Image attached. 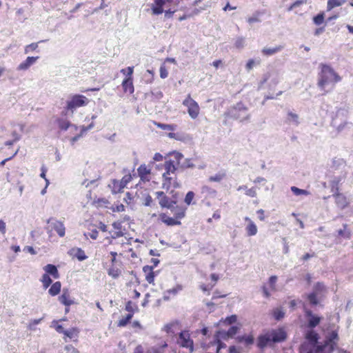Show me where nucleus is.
Wrapping results in <instances>:
<instances>
[{
    "label": "nucleus",
    "instance_id": "obj_4",
    "mask_svg": "<svg viewBox=\"0 0 353 353\" xmlns=\"http://www.w3.org/2000/svg\"><path fill=\"white\" fill-rule=\"evenodd\" d=\"M339 340L338 331L333 330L325 336L323 345L313 346L312 348L310 345H302L300 353H332Z\"/></svg>",
    "mask_w": 353,
    "mask_h": 353
},
{
    "label": "nucleus",
    "instance_id": "obj_7",
    "mask_svg": "<svg viewBox=\"0 0 353 353\" xmlns=\"http://www.w3.org/2000/svg\"><path fill=\"white\" fill-rule=\"evenodd\" d=\"M183 105L187 108L188 114L192 119H196L200 113V107L189 94L183 101Z\"/></svg>",
    "mask_w": 353,
    "mask_h": 353
},
{
    "label": "nucleus",
    "instance_id": "obj_25",
    "mask_svg": "<svg viewBox=\"0 0 353 353\" xmlns=\"http://www.w3.org/2000/svg\"><path fill=\"white\" fill-rule=\"evenodd\" d=\"M110 187H111L112 192L113 194L120 193V192H123V189L125 188L123 186V185L121 184V183L120 182V181L117 180V179H113L112 181Z\"/></svg>",
    "mask_w": 353,
    "mask_h": 353
},
{
    "label": "nucleus",
    "instance_id": "obj_43",
    "mask_svg": "<svg viewBox=\"0 0 353 353\" xmlns=\"http://www.w3.org/2000/svg\"><path fill=\"white\" fill-rule=\"evenodd\" d=\"M121 73L125 76V78L133 77L134 66H128L120 70Z\"/></svg>",
    "mask_w": 353,
    "mask_h": 353
},
{
    "label": "nucleus",
    "instance_id": "obj_36",
    "mask_svg": "<svg viewBox=\"0 0 353 353\" xmlns=\"http://www.w3.org/2000/svg\"><path fill=\"white\" fill-rule=\"evenodd\" d=\"M326 288L323 283L318 282L314 286V290L312 292H316L318 295H321V294L325 292Z\"/></svg>",
    "mask_w": 353,
    "mask_h": 353
},
{
    "label": "nucleus",
    "instance_id": "obj_18",
    "mask_svg": "<svg viewBox=\"0 0 353 353\" xmlns=\"http://www.w3.org/2000/svg\"><path fill=\"white\" fill-rule=\"evenodd\" d=\"M335 203L341 209H344L348 205V201L345 195L341 193H336L334 194Z\"/></svg>",
    "mask_w": 353,
    "mask_h": 353
},
{
    "label": "nucleus",
    "instance_id": "obj_9",
    "mask_svg": "<svg viewBox=\"0 0 353 353\" xmlns=\"http://www.w3.org/2000/svg\"><path fill=\"white\" fill-rule=\"evenodd\" d=\"M177 344L182 347L189 349L190 352H192L194 350V342L190 337L189 332L187 330L181 331L179 333Z\"/></svg>",
    "mask_w": 353,
    "mask_h": 353
},
{
    "label": "nucleus",
    "instance_id": "obj_31",
    "mask_svg": "<svg viewBox=\"0 0 353 353\" xmlns=\"http://www.w3.org/2000/svg\"><path fill=\"white\" fill-rule=\"evenodd\" d=\"M125 310L129 312V314H134L139 311V307L137 303H133L131 301H128L125 307Z\"/></svg>",
    "mask_w": 353,
    "mask_h": 353
},
{
    "label": "nucleus",
    "instance_id": "obj_6",
    "mask_svg": "<svg viewBox=\"0 0 353 353\" xmlns=\"http://www.w3.org/2000/svg\"><path fill=\"white\" fill-rule=\"evenodd\" d=\"M181 0H154L152 5V13L154 15H159L163 12V6L165 8H176L180 3Z\"/></svg>",
    "mask_w": 353,
    "mask_h": 353
},
{
    "label": "nucleus",
    "instance_id": "obj_35",
    "mask_svg": "<svg viewBox=\"0 0 353 353\" xmlns=\"http://www.w3.org/2000/svg\"><path fill=\"white\" fill-rule=\"evenodd\" d=\"M132 317H133L132 314L128 313L125 317H123L118 321L117 326L118 327L126 326L130 323V321H131Z\"/></svg>",
    "mask_w": 353,
    "mask_h": 353
},
{
    "label": "nucleus",
    "instance_id": "obj_11",
    "mask_svg": "<svg viewBox=\"0 0 353 353\" xmlns=\"http://www.w3.org/2000/svg\"><path fill=\"white\" fill-rule=\"evenodd\" d=\"M305 316L308 319L307 327L309 328H314L316 327L321 322V318L312 313L310 310L305 309L304 310Z\"/></svg>",
    "mask_w": 353,
    "mask_h": 353
},
{
    "label": "nucleus",
    "instance_id": "obj_23",
    "mask_svg": "<svg viewBox=\"0 0 353 353\" xmlns=\"http://www.w3.org/2000/svg\"><path fill=\"white\" fill-rule=\"evenodd\" d=\"M52 229L57 232L59 236L63 237L65 235V228L62 222L54 220L52 223Z\"/></svg>",
    "mask_w": 353,
    "mask_h": 353
},
{
    "label": "nucleus",
    "instance_id": "obj_32",
    "mask_svg": "<svg viewBox=\"0 0 353 353\" xmlns=\"http://www.w3.org/2000/svg\"><path fill=\"white\" fill-rule=\"evenodd\" d=\"M345 1V0H327V10L330 11L336 7L341 6Z\"/></svg>",
    "mask_w": 353,
    "mask_h": 353
},
{
    "label": "nucleus",
    "instance_id": "obj_10",
    "mask_svg": "<svg viewBox=\"0 0 353 353\" xmlns=\"http://www.w3.org/2000/svg\"><path fill=\"white\" fill-rule=\"evenodd\" d=\"M152 172V167L145 163L141 164L137 168V173L141 181L148 182L150 181V174Z\"/></svg>",
    "mask_w": 353,
    "mask_h": 353
},
{
    "label": "nucleus",
    "instance_id": "obj_44",
    "mask_svg": "<svg viewBox=\"0 0 353 353\" xmlns=\"http://www.w3.org/2000/svg\"><path fill=\"white\" fill-rule=\"evenodd\" d=\"M288 121L298 125L299 123L298 114L292 112H289L288 113Z\"/></svg>",
    "mask_w": 353,
    "mask_h": 353
},
{
    "label": "nucleus",
    "instance_id": "obj_64",
    "mask_svg": "<svg viewBox=\"0 0 353 353\" xmlns=\"http://www.w3.org/2000/svg\"><path fill=\"white\" fill-rule=\"evenodd\" d=\"M88 236L92 239H97L99 236V232L96 229L92 230L88 233Z\"/></svg>",
    "mask_w": 353,
    "mask_h": 353
},
{
    "label": "nucleus",
    "instance_id": "obj_14",
    "mask_svg": "<svg viewBox=\"0 0 353 353\" xmlns=\"http://www.w3.org/2000/svg\"><path fill=\"white\" fill-rule=\"evenodd\" d=\"M143 272L146 281L150 284L154 285L157 274L154 272V266L145 265L143 268Z\"/></svg>",
    "mask_w": 353,
    "mask_h": 353
},
{
    "label": "nucleus",
    "instance_id": "obj_47",
    "mask_svg": "<svg viewBox=\"0 0 353 353\" xmlns=\"http://www.w3.org/2000/svg\"><path fill=\"white\" fill-rule=\"evenodd\" d=\"M240 341L243 342L247 345H250L253 344L254 337L251 334L243 336L241 338Z\"/></svg>",
    "mask_w": 353,
    "mask_h": 353
},
{
    "label": "nucleus",
    "instance_id": "obj_46",
    "mask_svg": "<svg viewBox=\"0 0 353 353\" xmlns=\"http://www.w3.org/2000/svg\"><path fill=\"white\" fill-rule=\"evenodd\" d=\"M57 123L59 128L62 130H66L70 125L68 121L60 119L57 120Z\"/></svg>",
    "mask_w": 353,
    "mask_h": 353
},
{
    "label": "nucleus",
    "instance_id": "obj_61",
    "mask_svg": "<svg viewBox=\"0 0 353 353\" xmlns=\"http://www.w3.org/2000/svg\"><path fill=\"white\" fill-rule=\"evenodd\" d=\"M133 199L134 198H133V196L132 195V194L130 192H128L125 193V196L124 197L123 200L126 203L130 204L131 202L132 201Z\"/></svg>",
    "mask_w": 353,
    "mask_h": 353
},
{
    "label": "nucleus",
    "instance_id": "obj_33",
    "mask_svg": "<svg viewBox=\"0 0 353 353\" xmlns=\"http://www.w3.org/2000/svg\"><path fill=\"white\" fill-rule=\"evenodd\" d=\"M154 124L157 128H160L161 130H163L173 131L176 128V125H174V124H165V123H159V122H157V121H154Z\"/></svg>",
    "mask_w": 353,
    "mask_h": 353
},
{
    "label": "nucleus",
    "instance_id": "obj_59",
    "mask_svg": "<svg viewBox=\"0 0 353 353\" xmlns=\"http://www.w3.org/2000/svg\"><path fill=\"white\" fill-rule=\"evenodd\" d=\"M112 210L113 212H123L125 210V207L123 204H118V205H113L112 207Z\"/></svg>",
    "mask_w": 353,
    "mask_h": 353
},
{
    "label": "nucleus",
    "instance_id": "obj_39",
    "mask_svg": "<svg viewBox=\"0 0 353 353\" xmlns=\"http://www.w3.org/2000/svg\"><path fill=\"white\" fill-rule=\"evenodd\" d=\"M318 294L316 292H311L307 295V299L309 301L310 305H316L319 304V301L318 299Z\"/></svg>",
    "mask_w": 353,
    "mask_h": 353
},
{
    "label": "nucleus",
    "instance_id": "obj_1",
    "mask_svg": "<svg viewBox=\"0 0 353 353\" xmlns=\"http://www.w3.org/2000/svg\"><path fill=\"white\" fill-rule=\"evenodd\" d=\"M171 196H168L163 191L156 192L155 194L158 199L159 204L161 208H167L171 210L173 217L169 216L167 214L161 212L159 214V219L162 223L168 226H174L181 225V219L185 216L186 208L178 205L179 193L172 190Z\"/></svg>",
    "mask_w": 353,
    "mask_h": 353
},
{
    "label": "nucleus",
    "instance_id": "obj_20",
    "mask_svg": "<svg viewBox=\"0 0 353 353\" xmlns=\"http://www.w3.org/2000/svg\"><path fill=\"white\" fill-rule=\"evenodd\" d=\"M305 338L310 342L309 343H304L303 345H310L312 347L313 346H316L318 339L319 334L314 332V330L307 331L305 334Z\"/></svg>",
    "mask_w": 353,
    "mask_h": 353
},
{
    "label": "nucleus",
    "instance_id": "obj_51",
    "mask_svg": "<svg viewBox=\"0 0 353 353\" xmlns=\"http://www.w3.org/2000/svg\"><path fill=\"white\" fill-rule=\"evenodd\" d=\"M276 281H277L276 276H271L269 279L268 283H269L271 290L273 291L276 290Z\"/></svg>",
    "mask_w": 353,
    "mask_h": 353
},
{
    "label": "nucleus",
    "instance_id": "obj_60",
    "mask_svg": "<svg viewBox=\"0 0 353 353\" xmlns=\"http://www.w3.org/2000/svg\"><path fill=\"white\" fill-rule=\"evenodd\" d=\"M234 45L238 49L242 48L244 46V39L243 38H238L236 40Z\"/></svg>",
    "mask_w": 353,
    "mask_h": 353
},
{
    "label": "nucleus",
    "instance_id": "obj_22",
    "mask_svg": "<svg viewBox=\"0 0 353 353\" xmlns=\"http://www.w3.org/2000/svg\"><path fill=\"white\" fill-rule=\"evenodd\" d=\"M45 274H48L49 276L51 275L54 279H58L59 274L57 267L52 264H48L43 268Z\"/></svg>",
    "mask_w": 353,
    "mask_h": 353
},
{
    "label": "nucleus",
    "instance_id": "obj_58",
    "mask_svg": "<svg viewBox=\"0 0 353 353\" xmlns=\"http://www.w3.org/2000/svg\"><path fill=\"white\" fill-rule=\"evenodd\" d=\"M236 315H231L230 316H228L225 319V323H227L228 325H231L234 323H235L236 321Z\"/></svg>",
    "mask_w": 353,
    "mask_h": 353
},
{
    "label": "nucleus",
    "instance_id": "obj_34",
    "mask_svg": "<svg viewBox=\"0 0 353 353\" xmlns=\"http://www.w3.org/2000/svg\"><path fill=\"white\" fill-rule=\"evenodd\" d=\"M226 174L225 172H221L216 173L213 176H210L208 179L210 182H221L224 178H225Z\"/></svg>",
    "mask_w": 353,
    "mask_h": 353
},
{
    "label": "nucleus",
    "instance_id": "obj_53",
    "mask_svg": "<svg viewBox=\"0 0 353 353\" xmlns=\"http://www.w3.org/2000/svg\"><path fill=\"white\" fill-rule=\"evenodd\" d=\"M38 48V43H32L25 48V53H28L30 51H34Z\"/></svg>",
    "mask_w": 353,
    "mask_h": 353
},
{
    "label": "nucleus",
    "instance_id": "obj_24",
    "mask_svg": "<svg viewBox=\"0 0 353 353\" xmlns=\"http://www.w3.org/2000/svg\"><path fill=\"white\" fill-rule=\"evenodd\" d=\"M179 329V324L177 322H172L170 323L166 324L163 330L165 331L168 334H174L176 330Z\"/></svg>",
    "mask_w": 353,
    "mask_h": 353
},
{
    "label": "nucleus",
    "instance_id": "obj_54",
    "mask_svg": "<svg viewBox=\"0 0 353 353\" xmlns=\"http://www.w3.org/2000/svg\"><path fill=\"white\" fill-rule=\"evenodd\" d=\"M160 77L161 79H165L168 76V72L165 65H161L159 69Z\"/></svg>",
    "mask_w": 353,
    "mask_h": 353
},
{
    "label": "nucleus",
    "instance_id": "obj_26",
    "mask_svg": "<svg viewBox=\"0 0 353 353\" xmlns=\"http://www.w3.org/2000/svg\"><path fill=\"white\" fill-rule=\"evenodd\" d=\"M61 283L60 281H56L54 283L48 290V293L52 296L58 295L61 292Z\"/></svg>",
    "mask_w": 353,
    "mask_h": 353
},
{
    "label": "nucleus",
    "instance_id": "obj_21",
    "mask_svg": "<svg viewBox=\"0 0 353 353\" xmlns=\"http://www.w3.org/2000/svg\"><path fill=\"white\" fill-rule=\"evenodd\" d=\"M38 58V57H28L24 61L19 65L17 69L19 70H26L28 69L29 67L32 65Z\"/></svg>",
    "mask_w": 353,
    "mask_h": 353
},
{
    "label": "nucleus",
    "instance_id": "obj_27",
    "mask_svg": "<svg viewBox=\"0 0 353 353\" xmlns=\"http://www.w3.org/2000/svg\"><path fill=\"white\" fill-rule=\"evenodd\" d=\"M79 330L76 327H72L70 330L64 331V335L66 337L72 339L73 341H77V339L79 337Z\"/></svg>",
    "mask_w": 353,
    "mask_h": 353
},
{
    "label": "nucleus",
    "instance_id": "obj_15",
    "mask_svg": "<svg viewBox=\"0 0 353 353\" xmlns=\"http://www.w3.org/2000/svg\"><path fill=\"white\" fill-rule=\"evenodd\" d=\"M121 86L124 93L133 94L134 92L133 77L125 78L121 83Z\"/></svg>",
    "mask_w": 353,
    "mask_h": 353
},
{
    "label": "nucleus",
    "instance_id": "obj_48",
    "mask_svg": "<svg viewBox=\"0 0 353 353\" xmlns=\"http://www.w3.org/2000/svg\"><path fill=\"white\" fill-rule=\"evenodd\" d=\"M132 180V176L130 173L124 175L120 180V182L125 188Z\"/></svg>",
    "mask_w": 353,
    "mask_h": 353
},
{
    "label": "nucleus",
    "instance_id": "obj_3",
    "mask_svg": "<svg viewBox=\"0 0 353 353\" xmlns=\"http://www.w3.org/2000/svg\"><path fill=\"white\" fill-rule=\"evenodd\" d=\"M319 67L317 85L323 94H326L334 88L335 84L340 82L342 78L329 65L321 63Z\"/></svg>",
    "mask_w": 353,
    "mask_h": 353
},
{
    "label": "nucleus",
    "instance_id": "obj_63",
    "mask_svg": "<svg viewBox=\"0 0 353 353\" xmlns=\"http://www.w3.org/2000/svg\"><path fill=\"white\" fill-rule=\"evenodd\" d=\"M176 11V8H169L164 10L165 16L167 17H171L175 12Z\"/></svg>",
    "mask_w": 353,
    "mask_h": 353
},
{
    "label": "nucleus",
    "instance_id": "obj_13",
    "mask_svg": "<svg viewBox=\"0 0 353 353\" xmlns=\"http://www.w3.org/2000/svg\"><path fill=\"white\" fill-rule=\"evenodd\" d=\"M68 254L72 259H77L80 261H84L88 258V256L85 254L84 250L80 248H72L68 250Z\"/></svg>",
    "mask_w": 353,
    "mask_h": 353
},
{
    "label": "nucleus",
    "instance_id": "obj_52",
    "mask_svg": "<svg viewBox=\"0 0 353 353\" xmlns=\"http://www.w3.org/2000/svg\"><path fill=\"white\" fill-rule=\"evenodd\" d=\"M259 15H260V12H256L252 17H248L247 19V21L250 24H252L255 22H259Z\"/></svg>",
    "mask_w": 353,
    "mask_h": 353
},
{
    "label": "nucleus",
    "instance_id": "obj_50",
    "mask_svg": "<svg viewBox=\"0 0 353 353\" xmlns=\"http://www.w3.org/2000/svg\"><path fill=\"white\" fill-rule=\"evenodd\" d=\"M194 193L192 191H189L185 195V197L184 199L185 203L188 205H190L192 203V200L194 199Z\"/></svg>",
    "mask_w": 353,
    "mask_h": 353
},
{
    "label": "nucleus",
    "instance_id": "obj_19",
    "mask_svg": "<svg viewBox=\"0 0 353 353\" xmlns=\"http://www.w3.org/2000/svg\"><path fill=\"white\" fill-rule=\"evenodd\" d=\"M216 190L208 186L203 185L201 188V194L204 199L214 198L216 195Z\"/></svg>",
    "mask_w": 353,
    "mask_h": 353
},
{
    "label": "nucleus",
    "instance_id": "obj_49",
    "mask_svg": "<svg viewBox=\"0 0 353 353\" xmlns=\"http://www.w3.org/2000/svg\"><path fill=\"white\" fill-rule=\"evenodd\" d=\"M307 2V0H297L296 1H294L293 3H292L288 8V12H290L292 11L293 9H294L296 7H299L303 4H305Z\"/></svg>",
    "mask_w": 353,
    "mask_h": 353
},
{
    "label": "nucleus",
    "instance_id": "obj_45",
    "mask_svg": "<svg viewBox=\"0 0 353 353\" xmlns=\"http://www.w3.org/2000/svg\"><path fill=\"white\" fill-rule=\"evenodd\" d=\"M291 191L296 196L302 195V194L303 195H308L309 194V192L307 190L300 189L296 186H292Z\"/></svg>",
    "mask_w": 353,
    "mask_h": 353
},
{
    "label": "nucleus",
    "instance_id": "obj_30",
    "mask_svg": "<svg viewBox=\"0 0 353 353\" xmlns=\"http://www.w3.org/2000/svg\"><path fill=\"white\" fill-rule=\"evenodd\" d=\"M121 274V271L116 265H110L108 270V274L113 279H117Z\"/></svg>",
    "mask_w": 353,
    "mask_h": 353
},
{
    "label": "nucleus",
    "instance_id": "obj_55",
    "mask_svg": "<svg viewBox=\"0 0 353 353\" xmlns=\"http://www.w3.org/2000/svg\"><path fill=\"white\" fill-rule=\"evenodd\" d=\"M245 194L250 197H255L256 196V189L254 187L248 188L245 191Z\"/></svg>",
    "mask_w": 353,
    "mask_h": 353
},
{
    "label": "nucleus",
    "instance_id": "obj_41",
    "mask_svg": "<svg viewBox=\"0 0 353 353\" xmlns=\"http://www.w3.org/2000/svg\"><path fill=\"white\" fill-rule=\"evenodd\" d=\"M168 347V343H164L159 347H153L150 350V353H164L165 349Z\"/></svg>",
    "mask_w": 353,
    "mask_h": 353
},
{
    "label": "nucleus",
    "instance_id": "obj_42",
    "mask_svg": "<svg viewBox=\"0 0 353 353\" xmlns=\"http://www.w3.org/2000/svg\"><path fill=\"white\" fill-rule=\"evenodd\" d=\"M338 235L342 237H345L347 239L350 238L351 233L349 230H347V225L344 224L343 225V230H338Z\"/></svg>",
    "mask_w": 353,
    "mask_h": 353
},
{
    "label": "nucleus",
    "instance_id": "obj_5",
    "mask_svg": "<svg viewBox=\"0 0 353 353\" xmlns=\"http://www.w3.org/2000/svg\"><path fill=\"white\" fill-rule=\"evenodd\" d=\"M287 336L288 334L284 327L272 329L258 336L257 346L261 349H263L268 345H271L272 343L285 341Z\"/></svg>",
    "mask_w": 353,
    "mask_h": 353
},
{
    "label": "nucleus",
    "instance_id": "obj_57",
    "mask_svg": "<svg viewBox=\"0 0 353 353\" xmlns=\"http://www.w3.org/2000/svg\"><path fill=\"white\" fill-rule=\"evenodd\" d=\"M153 203H154V201H153L152 196L150 194L145 195V196L144 198V203H143V204L145 206H150V205H152L153 204Z\"/></svg>",
    "mask_w": 353,
    "mask_h": 353
},
{
    "label": "nucleus",
    "instance_id": "obj_12",
    "mask_svg": "<svg viewBox=\"0 0 353 353\" xmlns=\"http://www.w3.org/2000/svg\"><path fill=\"white\" fill-rule=\"evenodd\" d=\"M59 301L63 305L66 306L65 312H69V307L74 303L73 300L70 296V293L68 289L64 288L63 290L62 294L59 296Z\"/></svg>",
    "mask_w": 353,
    "mask_h": 353
},
{
    "label": "nucleus",
    "instance_id": "obj_40",
    "mask_svg": "<svg viewBox=\"0 0 353 353\" xmlns=\"http://www.w3.org/2000/svg\"><path fill=\"white\" fill-rule=\"evenodd\" d=\"M41 281L43 284V288L45 289H47L52 283V279L48 274H43Z\"/></svg>",
    "mask_w": 353,
    "mask_h": 353
},
{
    "label": "nucleus",
    "instance_id": "obj_56",
    "mask_svg": "<svg viewBox=\"0 0 353 353\" xmlns=\"http://www.w3.org/2000/svg\"><path fill=\"white\" fill-rule=\"evenodd\" d=\"M41 173L40 174V176L41 178H43V179H45L46 183V187H48L49 183H50V182H49V180L46 178V172H47V168L44 165H43L41 167Z\"/></svg>",
    "mask_w": 353,
    "mask_h": 353
},
{
    "label": "nucleus",
    "instance_id": "obj_38",
    "mask_svg": "<svg viewBox=\"0 0 353 353\" xmlns=\"http://www.w3.org/2000/svg\"><path fill=\"white\" fill-rule=\"evenodd\" d=\"M312 20L316 26L321 25L323 23L325 20V13L323 12H319L318 14L313 17Z\"/></svg>",
    "mask_w": 353,
    "mask_h": 353
},
{
    "label": "nucleus",
    "instance_id": "obj_8",
    "mask_svg": "<svg viewBox=\"0 0 353 353\" xmlns=\"http://www.w3.org/2000/svg\"><path fill=\"white\" fill-rule=\"evenodd\" d=\"M89 101V99L82 94H74L67 102L66 109L73 112L78 108L87 105Z\"/></svg>",
    "mask_w": 353,
    "mask_h": 353
},
{
    "label": "nucleus",
    "instance_id": "obj_62",
    "mask_svg": "<svg viewBox=\"0 0 353 353\" xmlns=\"http://www.w3.org/2000/svg\"><path fill=\"white\" fill-rule=\"evenodd\" d=\"M110 256H111V265H116L117 263V256L118 255L117 252H110Z\"/></svg>",
    "mask_w": 353,
    "mask_h": 353
},
{
    "label": "nucleus",
    "instance_id": "obj_2",
    "mask_svg": "<svg viewBox=\"0 0 353 353\" xmlns=\"http://www.w3.org/2000/svg\"><path fill=\"white\" fill-rule=\"evenodd\" d=\"M171 157L165 161L163 165L165 172L162 175L163 187L167 190L172 185L175 188L179 187V183L176 181V171L183 156L180 152H174L171 154Z\"/></svg>",
    "mask_w": 353,
    "mask_h": 353
},
{
    "label": "nucleus",
    "instance_id": "obj_28",
    "mask_svg": "<svg viewBox=\"0 0 353 353\" xmlns=\"http://www.w3.org/2000/svg\"><path fill=\"white\" fill-rule=\"evenodd\" d=\"M283 48V46H276L275 48H264L261 52L265 56H271V55L281 51Z\"/></svg>",
    "mask_w": 353,
    "mask_h": 353
},
{
    "label": "nucleus",
    "instance_id": "obj_29",
    "mask_svg": "<svg viewBox=\"0 0 353 353\" xmlns=\"http://www.w3.org/2000/svg\"><path fill=\"white\" fill-rule=\"evenodd\" d=\"M182 290V286L181 285H177L172 289L168 290L163 296L164 300H168L170 299V296L176 295L179 291Z\"/></svg>",
    "mask_w": 353,
    "mask_h": 353
},
{
    "label": "nucleus",
    "instance_id": "obj_37",
    "mask_svg": "<svg viewBox=\"0 0 353 353\" xmlns=\"http://www.w3.org/2000/svg\"><path fill=\"white\" fill-rule=\"evenodd\" d=\"M272 314L274 319L276 321H279L282 319L285 316V312L283 311L281 308H274L272 312Z\"/></svg>",
    "mask_w": 353,
    "mask_h": 353
},
{
    "label": "nucleus",
    "instance_id": "obj_17",
    "mask_svg": "<svg viewBox=\"0 0 353 353\" xmlns=\"http://www.w3.org/2000/svg\"><path fill=\"white\" fill-rule=\"evenodd\" d=\"M245 221L248 222V225L245 227L248 236H252L256 235L258 232L256 224L248 217H245Z\"/></svg>",
    "mask_w": 353,
    "mask_h": 353
},
{
    "label": "nucleus",
    "instance_id": "obj_16",
    "mask_svg": "<svg viewBox=\"0 0 353 353\" xmlns=\"http://www.w3.org/2000/svg\"><path fill=\"white\" fill-rule=\"evenodd\" d=\"M110 234L113 239L119 238L124 235L120 222H114L112 223V230L110 231Z\"/></svg>",
    "mask_w": 353,
    "mask_h": 353
}]
</instances>
